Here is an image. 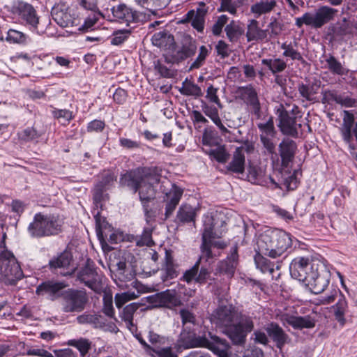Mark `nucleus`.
<instances>
[{
    "label": "nucleus",
    "instance_id": "1",
    "mask_svg": "<svg viewBox=\"0 0 357 357\" xmlns=\"http://www.w3.org/2000/svg\"><path fill=\"white\" fill-rule=\"evenodd\" d=\"M160 181V176L150 168H138L124 174L120 183L123 186L132 189L134 192H139L146 221L155 217V212L150 206L155 197V185Z\"/></svg>",
    "mask_w": 357,
    "mask_h": 357
},
{
    "label": "nucleus",
    "instance_id": "2",
    "mask_svg": "<svg viewBox=\"0 0 357 357\" xmlns=\"http://www.w3.org/2000/svg\"><path fill=\"white\" fill-rule=\"evenodd\" d=\"M224 225L225 222L222 220H220L211 215L205 216L201 245L202 255L198 261L202 259L208 261L216 257L211 251L212 238H219L225 233Z\"/></svg>",
    "mask_w": 357,
    "mask_h": 357
},
{
    "label": "nucleus",
    "instance_id": "3",
    "mask_svg": "<svg viewBox=\"0 0 357 357\" xmlns=\"http://www.w3.org/2000/svg\"><path fill=\"white\" fill-rule=\"evenodd\" d=\"M63 224V220L59 215L39 213L35 215L28 230L33 237L50 236L59 234Z\"/></svg>",
    "mask_w": 357,
    "mask_h": 357
},
{
    "label": "nucleus",
    "instance_id": "4",
    "mask_svg": "<svg viewBox=\"0 0 357 357\" xmlns=\"http://www.w3.org/2000/svg\"><path fill=\"white\" fill-rule=\"evenodd\" d=\"M337 10L329 6H321L315 13H305L301 17L296 18V25L301 28L303 24L319 29L333 20Z\"/></svg>",
    "mask_w": 357,
    "mask_h": 357
},
{
    "label": "nucleus",
    "instance_id": "5",
    "mask_svg": "<svg viewBox=\"0 0 357 357\" xmlns=\"http://www.w3.org/2000/svg\"><path fill=\"white\" fill-rule=\"evenodd\" d=\"M23 276L22 271L13 253H6L0 259V281L15 285Z\"/></svg>",
    "mask_w": 357,
    "mask_h": 357
},
{
    "label": "nucleus",
    "instance_id": "6",
    "mask_svg": "<svg viewBox=\"0 0 357 357\" xmlns=\"http://www.w3.org/2000/svg\"><path fill=\"white\" fill-rule=\"evenodd\" d=\"M61 310L66 313H79L85 309L88 296L85 291L68 289L61 296Z\"/></svg>",
    "mask_w": 357,
    "mask_h": 357
},
{
    "label": "nucleus",
    "instance_id": "7",
    "mask_svg": "<svg viewBox=\"0 0 357 357\" xmlns=\"http://www.w3.org/2000/svg\"><path fill=\"white\" fill-rule=\"evenodd\" d=\"M314 268L315 270L310 272L305 285L308 287L312 293L318 294L322 293L328 287L331 273L321 262L318 263V265Z\"/></svg>",
    "mask_w": 357,
    "mask_h": 357
},
{
    "label": "nucleus",
    "instance_id": "8",
    "mask_svg": "<svg viewBox=\"0 0 357 357\" xmlns=\"http://www.w3.org/2000/svg\"><path fill=\"white\" fill-rule=\"evenodd\" d=\"M238 314L232 305H222L218 307L211 315V321L220 328L228 336L230 327L233 326L234 321H237Z\"/></svg>",
    "mask_w": 357,
    "mask_h": 357
},
{
    "label": "nucleus",
    "instance_id": "9",
    "mask_svg": "<svg viewBox=\"0 0 357 357\" xmlns=\"http://www.w3.org/2000/svg\"><path fill=\"white\" fill-rule=\"evenodd\" d=\"M320 262L319 261L310 260L307 257H296L289 265L291 276L305 284L310 276V272L315 270L314 266H317L318 263Z\"/></svg>",
    "mask_w": 357,
    "mask_h": 357
},
{
    "label": "nucleus",
    "instance_id": "10",
    "mask_svg": "<svg viewBox=\"0 0 357 357\" xmlns=\"http://www.w3.org/2000/svg\"><path fill=\"white\" fill-rule=\"evenodd\" d=\"M254 328L252 317L248 315H241L237 321H234L233 326L228 331V337L236 344L245 342L247 334Z\"/></svg>",
    "mask_w": 357,
    "mask_h": 357
},
{
    "label": "nucleus",
    "instance_id": "11",
    "mask_svg": "<svg viewBox=\"0 0 357 357\" xmlns=\"http://www.w3.org/2000/svg\"><path fill=\"white\" fill-rule=\"evenodd\" d=\"M194 346L208 348L220 357H226L229 348L228 342L208 333V336H199L194 340Z\"/></svg>",
    "mask_w": 357,
    "mask_h": 357
},
{
    "label": "nucleus",
    "instance_id": "12",
    "mask_svg": "<svg viewBox=\"0 0 357 357\" xmlns=\"http://www.w3.org/2000/svg\"><path fill=\"white\" fill-rule=\"evenodd\" d=\"M53 20L61 27H73L79 25V20L73 9L64 3L55 5L51 12Z\"/></svg>",
    "mask_w": 357,
    "mask_h": 357
},
{
    "label": "nucleus",
    "instance_id": "13",
    "mask_svg": "<svg viewBox=\"0 0 357 357\" xmlns=\"http://www.w3.org/2000/svg\"><path fill=\"white\" fill-rule=\"evenodd\" d=\"M78 279L86 286L95 292H100L102 289V275L98 274L93 261L88 259L84 268L78 273Z\"/></svg>",
    "mask_w": 357,
    "mask_h": 357
},
{
    "label": "nucleus",
    "instance_id": "14",
    "mask_svg": "<svg viewBox=\"0 0 357 357\" xmlns=\"http://www.w3.org/2000/svg\"><path fill=\"white\" fill-rule=\"evenodd\" d=\"M298 113V107L294 106L291 109V114L287 111H282L279 115L280 124L279 126L282 132L284 135L296 137L298 135L297 127H301V124L296 123L297 116Z\"/></svg>",
    "mask_w": 357,
    "mask_h": 357
},
{
    "label": "nucleus",
    "instance_id": "15",
    "mask_svg": "<svg viewBox=\"0 0 357 357\" xmlns=\"http://www.w3.org/2000/svg\"><path fill=\"white\" fill-rule=\"evenodd\" d=\"M66 286L64 282L47 280L37 287L36 294L39 296L45 297L51 301H55L58 298H61Z\"/></svg>",
    "mask_w": 357,
    "mask_h": 357
},
{
    "label": "nucleus",
    "instance_id": "16",
    "mask_svg": "<svg viewBox=\"0 0 357 357\" xmlns=\"http://www.w3.org/2000/svg\"><path fill=\"white\" fill-rule=\"evenodd\" d=\"M278 319L283 324L292 326L294 329L312 328L315 326V320L310 316H294L288 312L277 314Z\"/></svg>",
    "mask_w": 357,
    "mask_h": 357
},
{
    "label": "nucleus",
    "instance_id": "17",
    "mask_svg": "<svg viewBox=\"0 0 357 357\" xmlns=\"http://www.w3.org/2000/svg\"><path fill=\"white\" fill-rule=\"evenodd\" d=\"M271 258H277L282 256L284 252L291 246V238L287 232L279 230L272 229Z\"/></svg>",
    "mask_w": 357,
    "mask_h": 357
},
{
    "label": "nucleus",
    "instance_id": "18",
    "mask_svg": "<svg viewBox=\"0 0 357 357\" xmlns=\"http://www.w3.org/2000/svg\"><path fill=\"white\" fill-rule=\"evenodd\" d=\"M20 17L24 20L31 29L36 30L39 23V18L34 8L29 3L20 1L16 7Z\"/></svg>",
    "mask_w": 357,
    "mask_h": 357
},
{
    "label": "nucleus",
    "instance_id": "19",
    "mask_svg": "<svg viewBox=\"0 0 357 357\" xmlns=\"http://www.w3.org/2000/svg\"><path fill=\"white\" fill-rule=\"evenodd\" d=\"M113 17L120 23L129 25L137 19V13L125 3H120L112 8Z\"/></svg>",
    "mask_w": 357,
    "mask_h": 357
},
{
    "label": "nucleus",
    "instance_id": "20",
    "mask_svg": "<svg viewBox=\"0 0 357 357\" xmlns=\"http://www.w3.org/2000/svg\"><path fill=\"white\" fill-rule=\"evenodd\" d=\"M266 331L275 342L276 347L280 349L290 340L289 335L276 323L271 322L268 324L266 327Z\"/></svg>",
    "mask_w": 357,
    "mask_h": 357
},
{
    "label": "nucleus",
    "instance_id": "21",
    "mask_svg": "<svg viewBox=\"0 0 357 357\" xmlns=\"http://www.w3.org/2000/svg\"><path fill=\"white\" fill-rule=\"evenodd\" d=\"M183 190L175 185L169 192L166 193V206H165V218H169L173 213L176 206L178 204L180 199L183 195Z\"/></svg>",
    "mask_w": 357,
    "mask_h": 357
},
{
    "label": "nucleus",
    "instance_id": "22",
    "mask_svg": "<svg viewBox=\"0 0 357 357\" xmlns=\"http://www.w3.org/2000/svg\"><path fill=\"white\" fill-rule=\"evenodd\" d=\"M238 252L237 248L234 247L231 251V254L225 260L218 263L217 270L222 273L231 277L235 272L238 265Z\"/></svg>",
    "mask_w": 357,
    "mask_h": 357
},
{
    "label": "nucleus",
    "instance_id": "23",
    "mask_svg": "<svg viewBox=\"0 0 357 357\" xmlns=\"http://www.w3.org/2000/svg\"><path fill=\"white\" fill-rule=\"evenodd\" d=\"M202 110L219 128L222 135L225 136L227 133H230L227 127L222 123L219 116V112L217 107L202 102L201 105Z\"/></svg>",
    "mask_w": 357,
    "mask_h": 357
},
{
    "label": "nucleus",
    "instance_id": "24",
    "mask_svg": "<svg viewBox=\"0 0 357 357\" xmlns=\"http://www.w3.org/2000/svg\"><path fill=\"white\" fill-rule=\"evenodd\" d=\"M272 229H267L260 234L256 241L255 251L258 253H262L271 257V252L273 250L272 247Z\"/></svg>",
    "mask_w": 357,
    "mask_h": 357
},
{
    "label": "nucleus",
    "instance_id": "25",
    "mask_svg": "<svg viewBox=\"0 0 357 357\" xmlns=\"http://www.w3.org/2000/svg\"><path fill=\"white\" fill-rule=\"evenodd\" d=\"M348 301L344 295H340L337 303L331 307V311L335 320L340 326H344L347 322L345 314L348 312Z\"/></svg>",
    "mask_w": 357,
    "mask_h": 357
},
{
    "label": "nucleus",
    "instance_id": "26",
    "mask_svg": "<svg viewBox=\"0 0 357 357\" xmlns=\"http://www.w3.org/2000/svg\"><path fill=\"white\" fill-rule=\"evenodd\" d=\"M296 150V143L291 139H284L279 145L280 155L282 158V164L287 167L293 160Z\"/></svg>",
    "mask_w": 357,
    "mask_h": 357
},
{
    "label": "nucleus",
    "instance_id": "27",
    "mask_svg": "<svg viewBox=\"0 0 357 357\" xmlns=\"http://www.w3.org/2000/svg\"><path fill=\"white\" fill-rule=\"evenodd\" d=\"M268 36V29H261L256 20H251L247 26L246 38L248 42L262 41Z\"/></svg>",
    "mask_w": 357,
    "mask_h": 357
},
{
    "label": "nucleus",
    "instance_id": "28",
    "mask_svg": "<svg viewBox=\"0 0 357 357\" xmlns=\"http://www.w3.org/2000/svg\"><path fill=\"white\" fill-rule=\"evenodd\" d=\"M160 293L162 307L172 310L182 305L181 296L175 289H167Z\"/></svg>",
    "mask_w": 357,
    "mask_h": 357
},
{
    "label": "nucleus",
    "instance_id": "29",
    "mask_svg": "<svg viewBox=\"0 0 357 357\" xmlns=\"http://www.w3.org/2000/svg\"><path fill=\"white\" fill-rule=\"evenodd\" d=\"M227 169L236 174H243L245 170V155L243 148L236 149L233 154L231 162L228 164Z\"/></svg>",
    "mask_w": 357,
    "mask_h": 357
},
{
    "label": "nucleus",
    "instance_id": "30",
    "mask_svg": "<svg viewBox=\"0 0 357 357\" xmlns=\"http://www.w3.org/2000/svg\"><path fill=\"white\" fill-rule=\"evenodd\" d=\"M165 260V264L161 269V279L163 282H167L170 279L176 278L178 272L170 252L166 251Z\"/></svg>",
    "mask_w": 357,
    "mask_h": 357
},
{
    "label": "nucleus",
    "instance_id": "31",
    "mask_svg": "<svg viewBox=\"0 0 357 357\" xmlns=\"http://www.w3.org/2000/svg\"><path fill=\"white\" fill-rule=\"evenodd\" d=\"M66 344L77 349L80 357H86L88 353L92 348V342L85 337H79L68 340Z\"/></svg>",
    "mask_w": 357,
    "mask_h": 357
},
{
    "label": "nucleus",
    "instance_id": "32",
    "mask_svg": "<svg viewBox=\"0 0 357 357\" xmlns=\"http://www.w3.org/2000/svg\"><path fill=\"white\" fill-rule=\"evenodd\" d=\"M197 215V209L188 204L180 206L176 214V220L181 223L195 222Z\"/></svg>",
    "mask_w": 357,
    "mask_h": 357
},
{
    "label": "nucleus",
    "instance_id": "33",
    "mask_svg": "<svg viewBox=\"0 0 357 357\" xmlns=\"http://www.w3.org/2000/svg\"><path fill=\"white\" fill-rule=\"evenodd\" d=\"M319 85L313 83L309 84H300L298 86V90L300 95L306 100L310 102L318 101L316 95L318 93Z\"/></svg>",
    "mask_w": 357,
    "mask_h": 357
},
{
    "label": "nucleus",
    "instance_id": "34",
    "mask_svg": "<svg viewBox=\"0 0 357 357\" xmlns=\"http://www.w3.org/2000/svg\"><path fill=\"white\" fill-rule=\"evenodd\" d=\"M275 0H262L253 4L251 8V12L258 17L261 15L271 13L276 6Z\"/></svg>",
    "mask_w": 357,
    "mask_h": 357
},
{
    "label": "nucleus",
    "instance_id": "35",
    "mask_svg": "<svg viewBox=\"0 0 357 357\" xmlns=\"http://www.w3.org/2000/svg\"><path fill=\"white\" fill-rule=\"evenodd\" d=\"M331 31L334 38L342 39L344 36L351 34L352 26L344 18L342 21L337 22L331 26Z\"/></svg>",
    "mask_w": 357,
    "mask_h": 357
},
{
    "label": "nucleus",
    "instance_id": "36",
    "mask_svg": "<svg viewBox=\"0 0 357 357\" xmlns=\"http://www.w3.org/2000/svg\"><path fill=\"white\" fill-rule=\"evenodd\" d=\"M197 51V46L195 42L185 43L176 52L174 55V60L177 62L186 59L193 56Z\"/></svg>",
    "mask_w": 357,
    "mask_h": 357
},
{
    "label": "nucleus",
    "instance_id": "37",
    "mask_svg": "<svg viewBox=\"0 0 357 357\" xmlns=\"http://www.w3.org/2000/svg\"><path fill=\"white\" fill-rule=\"evenodd\" d=\"M261 63L266 66L273 75L282 73L287 68V63L279 58L264 59L261 60Z\"/></svg>",
    "mask_w": 357,
    "mask_h": 357
},
{
    "label": "nucleus",
    "instance_id": "38",
    "mask_svg": "<svg viewBox=\"0 0 357 357\" xmlns=\"http://www.w3.org/2000/svg\"><path fill=\"white\" fill-rule=\"evenodd\" d=\"M107 188H105L103 183H98L93 190V202L97 208H102V202L109 199L108 195L105 193Z\"/></svg>",
    "mask_w": 357,
    "mask_h": 357
},
{
    "label": "nucleus",
    "instance_id": "39",
    "mask_svg": "<svg viewBox=\"0 0 357 357\" xmlns=\"http://www.w3.org/2000/svg\"><path fill=\"white\" fill-rule=\"evenodd\" d=\"M153 45L160 48H166L174 43V37L165 31L155 33L152 37Z\"/></svg>",
    "mask_w": 357,
    "mask_h": 357
},
{
    "label": "nucleus",
    "instance_id": "40",
    "mask_svg": "<svg viewBox=\"0 0 357 357\" xmlns=\"http://www.w3.org/2000/svg\"><path fill=\"white\" fill-rule=\"evenodd\" d=\"M264 254L256 252L255 256V263L257 268L261 272H269L274 277V264L271 263L269 260L263 256Z\"/></svg>",
    "mask_w": 357,
    "mask_h": 357
},
{
    "label": "nucleus",
    "instance_id": "41",
    "mask_svg": "<svg viewBox=\"0 0 357 357\" xmlns=\"http://www.w3.org/2000/svg\"><path fill=\"white\" fill-rule=\"evenodd\" d=\"M71 261V255L68 252H63L56 257L52 258L49 264L51 268H61L68 267Z\"/></svg>",
    "mask_w": 357,
    "mask_h": 357
},
{
    "label": "nucleus",
    "instance_id": "42",
    "mask_svg": "<svg viewBox=\"0 0 357 357\" xmlns=\"http://www.w3.org/2000/svg\"><path fill=\"white\" fill-rule=\"evenodd\" d=\"M170 1L171 0H135L139 6L150 11L164 8Z\"/></svg>",
    "mask_w": 357,
    "mask_h": 357
},
{
    "label": "nucleus",
    "instance_id": "43",
    "mask_svg": "<svg viewBox=\"0 0 357 357\" xmlns=\"http://www.w3.org/2000/svg\"><path fill=\"white\" fill-rule=\"evenodd\" d=\"M240 93L242 98L245 100L248 105L259 102L257 93L252 85H248L240 88Z\"/></svg>",
    "mask_w": 357,
    "mask_h": 357
},
{
    "label": "nucleus",
    "instance_id": "44",
    "mask_svg": "<svg viewBox=\"0 0 357 357\" xmlns=\"http://www.w3.org/2000/svg\"><path fill=\"white\" fill-rule=\"evenodd\" d=\"M326 62L328 68L333 74L344 75L348 72V70L342 66V63L333 55H329L326 58Z\"/></svg>",
    "mask_w": 357,
    "mask_h": 357
},
{
    "label": "nucleus",
    "instance_id": "45",
    "mask_svg": "<svg viewBox=\"0 0 357 357\" xmlns=\"http://www.w3.org/2000/svg\"><path fill=\"white\" fill-rule=\"evenodd\" d=\"M180 93L185 96L200 97L203 95L201 88L192 82L185 80L179 90Z\"/></svg>",
    "mask_w": 357,
    "mask_h": 357
},
{
    "label": "nucleus",
    "instance_id": "46",
    "mask_svg": "<svg viewBox=\"0 0 357 357\" xmlns=\"http://www.w3.org/2000/svg\"><path fill=\"white\" fill-rule=\"evenodd\" d=\"M225 31L231 42L236 41L243 33V29L234 21H231L225 26Z\"/></svg>",
    "mask_w": 357,
    "mask_h": 357
},
{
    "label": "nucleus",
    "instance_id": "47",
    "mask_svg": "<svg viewBox=\"0 0 357 357\" xmlns=\"http://www.w3.org/2000/svg\"><path fill=\"white\" fill-rule=\"evenodd\" d=\"M257 127L260 131V137H275V131L274 128L273 119L272 117H269L266 121L264 123H258Z\"/></svg>",
    "mask_w": 357,
    "mask_h": 357
},
{
    "label": "nucleus",
    "instance_id": "48",
    "mask_svg": "<svg viewBox=\"0 0 357 357\" xmlns=\"http://www.w3.org/2000/svg\"><path fill=\"white\" fill-rule=\"evenodd\" d=\"M101 16L100 11L90 13L84 20V24L78 27L79 31H89L91 30Z\"/></svg>",
    "mask_w": 357,
    "mask_h": 357
},
{
    "label": "nucleus",
    "instance_id": "49",
    "mask_svg": "<svg viewBox=\"0 0 357 357\" xmlns=\"http://www.w3.org/2000/svg\"><path fill=\"white\" fill-rule=\"evenodd\" d=\"M209 54V50L208 49L204 46L202 45L199 47V54L197 56V58L195 59L193 62H192L190 66V70H194V69H198L200 67H202L204 63H205L206 59Z\"/></svg>",
    "mask_w": 357,
    "mask_h": 357
},
{
    "label": "nucleus",
    "instance_id": "50",
    "mask_svg": "<svg viewBox=\"0 0 357 357\" xmlns=\"http://www.w3.org/2000/svg\"><path fill=\"white\" fill-rule=\"evenodd\" d=\"M139 297V294H135L134 291H126L121 294H116L114 296L116 307L121 308L126 303Z\"/></svg>",
    "mask_w": 357,
    "mask_h": 357
},
{
    "label": "nucleus",
    "instance_id": "51",
    "mask_svg": "<svg viewBox=\"0 0 357 357\" xmlns=\"http://www.w3.org/2000/svg\"><path fill=\"white\" fill-rule=\"evenodd\" d=\"M26 38L27 36L26 34L15 29H9L6 36L8 41L14 43H24Z\"/></svg>",
    "mask_w": 357,
    "mask_h": 357
},
{
    "label": "nucleus",
    "instance_id": "52",
    "mask_svg": "<svg viewBox=\"0 0 357 357\" xmlns=\"http://www.w3.org/2000/svg\"><path fill=\"white\" fill-rule=\"evenodd\" d=\"M138 307L137 303H132L123 308L121 317L128 324H132L133 314L138 309Z\"/></svg>",
    "mask_w": 357,
    "mask_h": 357
},
{
    "label": "nucleus",
    "instance_id": "53",
    "mask_svg": "<svg viewBox=\"0 0 357 357\" xmlns=\"http://www.w3.org/2000/svg\"><path fill=\"white\" fill-rule=\"evenodd\" d=\"M130 35V31L126 29L116 31L114 33L111 38V44L113 45H120L126 41Z\"/></svg>",
    "mask_w": 357,
    "mask_h": 357
},
{
    "label": "nucleus",
    "instance_id": "54",
    "mask_svg": "<svg viewBox=\"0 0 357 357\" xmlns=\"http://www.w3.org/2000/svg\"><path fill=\"white\" fill-rule=\"evenodd\" d=\"M281 48L284 50L283 56L290 57L293 60H303V56L301 53L295 50L291 45L283 43L281 45Z\"/></svg>",
    "mask_w": 357,
    "mask_h": 357
},
{
    "label": "nucleus",
    "instance_id": "55",
    "mask_svg": "<svg viewBox=\"0 0 357 357\" xmlns=\"http://www.w3.org/2000/svg\"><path fill=\"white\" fill-rule=\"evenodd\" d=\"M53 114L63 125L68 124L73 119L72 112L68 109H56L53 112Z\"/></svg>",
    "mask_w": 357,
    "mask_h": 357
},
{
    "label": "nucleus",
    "instance_id": "56",
    "mask_svg": "<svg viewBox=\"0 0 357 357\" xmlns=\"http://www.w3.org/2000/svg\"><path fill=\"white\" fill-rule=\"evenodd\" d=\"M151 235L152 230L149 228H145L139 238L137 240V245L138 246H151L154 243Z\"/></svg>",
    "mask_w": 357,
    "mask_h": 357
},
{
    "label": "nucleus",
    "instance_id": "57",
    "mask_svg": "<svg viewBox=\"0 0 357 357\" xmlns=\"http://www.w3.org/2000/svg\"><path fill=\"white\" fill-rule=\"evenodd\" d=\"M209 154L219 162H225L229 158V154L223 146L211 150Z\"/></svg>",
    "mask_w": 357,
    "mask_h": 357
},
{
    "label": "nucleus",
    "instance_id": "58",
    "mask_svg": "<svg viewBox=\"0 0 357 357\" xmlns=\"http://www.w3.org/2000/svg\"><path fill=\"white\" fill-rule=\"evenodd\" d=\"M340 295H344L338 289H333L330 294L326 296H321L319 303L322 305H328L335 301V298H339Z\"/></svg>",
    "mask_w": 357,
    "mask_h": 357
},
{
    "label": "nucleus",
    "instance_id": "59",
    "mask_svg": "<svg viewBox=\"0 0 357 357\" xmlns=\"http://www.w3.org/2000/svg\"><path fill=\"white\" fill-rule=\"evenodd\" d=\"M228 17L226 15H222L218 17L216 22L212 26V32L215 36H219L222 33L223 26L227 24Z\"/></svg>",
    "mask_w": 357,
    "mask_h": 357
},
{
    "label": "nucleus",
    "instance_id": "60",
    "mask_svg": "<svg viewBox=\"0 0 357 357\" xmlns=\"http://www.w3.org/2000/svg\"><path fill=\"white\" fill-rule=\"evenodd\" d=\"M218 89L215 88L213 85H210L206 91V98L211 102L216 104L218 107L222 108V105L217 95Z\"/></svg>",
    "mask_w": 357,
    "mask_h": 357
},
{
    "label": "nucleus",
    "instance_id": "61",
    "mask_svg": "<svg viewBox=\"0 0 357 357\" xmlns=\"http://www.w3.org/2000/svg\"><path fill=\"white\" fill-rule=\"evenodd\" d=\"M96 227H97V235L98 236L99 240L102 243L104 241V234L107 236L105 231L104 229H106V226L107 223L105 221V220L101 221V218L99 216L98 213L95 216Z\"/></svg>",
    "mask_w": 357,
    "mask_h": 357
},
{
    "label": "nucleus",
    "instance_id": "62",
    "mask_svg": "<svg viewBox=\"0 0 357 357\" xmlns=\"http://www.w3.org/2000/svg\"><path fill=\"white\" fill-rule=\"evenodd\" d=\"M268 31L271 37L278 36L282 30V24L275 19L272 18L271 22L268 25Z\"/></svg>",
    "mask_w": 357,
    "mask_h": 357
},
{
    "label": "nucleus",
    "instance_id": "63",
    "mask_svg": "<svg viewBox=\"0 0 357 357\" xmlns=\"http://www.w3.org/2000/svg\"><path fill=\"white\" fill-rule=\"evenodd\" d=\"M275 137H263L261 136L260 141L263 144V146L267 152L270 154H273L275 153V144L273 142V138Z\"/></svg>",
    "mask_w": 357,
    "mask_h": 357
},
{
    "label": "nucleus",
    "instance_id": "64",
    "mask_svg": "<svg viewBox=\"0 0 357 357\" xmlns=\"http://www.w3.org/2000/svg\"><path fill=\"white\" fill-rule=\"evenodd\" d=\"M154 356L158 357H177V355L172 351L171 347H165L160 349H155L153 351Z\"/></svg>",
    "mask_w": 357,
    "mask_h": 357
}]
</instances>
